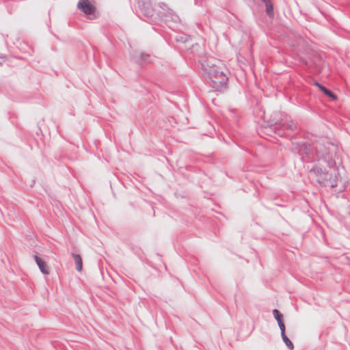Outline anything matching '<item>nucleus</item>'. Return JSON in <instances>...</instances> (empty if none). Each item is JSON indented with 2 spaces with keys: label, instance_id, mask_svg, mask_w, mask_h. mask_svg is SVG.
<instances>
[{
  "label": "nucleus",
  "instance_id": "obj_1",
  "mask_svg": "<svg viewBox=\"0 0 350 350\" xmlns=\"http://www.w3.org/2000/svg\"><path fill=\"white\" fill-rule=\"evenodd\" d=\"M204 77L215 91L222 92L228 87L227 69L223 63L211 56H202L199 60Z\"/></svg>",
  "mask_w": 350,
  "mask_h": 350
},
{
  "label": "nucleus",
  "instance_id": "obj_10",
  "mask_svg": "<svg viewBox=\"0 0 350 350\" xmlns=\"http://www.w3.org/2000/svg\"><path fill=\"white\" fill-rule=\"evenodd\" d=\"M266 6V13L270 18H273L274 16L273 5L271 0L263 1Z\"/></svg>",
  "mask_w": 350,
  "mask_h": 350
},
{
  "label": "nucleus",
  "instance_id": "obj_12",
  "mask_svg": "<svg viewBox=\"0 0 350 350\" xmlns=\"http://www.w3.org/2000/svg\"><path fill=\"white\" fill-rule=\"evenodd\" d=\"M282 340L285 343V345L288 347V348L291 350L294 349V345L291 340L286 336L285 334L281 335Z\"/></svg>",
  "mask_w": 350,
  "mask_h": 350
},
{
  "label": "nucleus",
  "instance_id": "obj_9",
  "mask_svg": "<svg viewBox=\"0 0 350 350\" xmlns=\"http://www.w3.org/2000/svg\"><path fill=\"white\" fill-rule=\"evenodd\" d=\"M72 256L73 257L74 261L76 264V269L78 271H81L83 269V262L82 258L79 254L72 253Z\"/></svg>",
  "mask_w": 350,
  "mask_h": 350
},
{
  "label": "nucleus",
  "instance_id": "obj_8",
  "mask_svg": "<svg viewBox=\"0 0 350 350\" xmlns=\"http://www.w3.org/2000/svg\"><path fill=\"white\" fill-rule=\"evenodd\" d=\"M314 84L327 96L332 98L334 100H336L337 98V96L335 94H334L330 90H327L323 85L319 84L318 82H315Z\"/></svg>",
  "mask_w": 350,
  "mask_h": 350
},
{
  "label": "nucleus",
  "instance_id": "obj_5",
  "mask_svg": "<svg viewBox=\"0 0 350 350\" xmlns=\"http://www.w3.org/2000/svg\"><path fill=\"white\" fill-rule=\"evenodd\" d=\"M132 61L142 66L146 65L150 62V56L148 53H141L138 55H134Z\"/></svg>",
  "mask_w": 350,
  "mask_h": 350
},
{
  "label": "nucleus",
  "instance_id": "obj_15",
  "mask_svg": "<svg viewBox=\"0 0 350 350\" xmlns=\"http://www.w3.org/2000/svg\"><path fill=\"white\" fill-rule=\"evenodd\" d=\"M277 133H278L279 135H282V133L280 131H278L277 132Z\"/></svg>",
  "mask_w": 350,
  "mask_h": 350
},
{
  "label": "nucleus",
  "instance_id": "obj_14",
  "mask_svg": "<svg viewBox=\"0 0 350 350\" xmlns=\"http://www.w3.org/2000/svg\"><path fill=\"white\" fill-rule=\"evenodd\" d=\"M278 326L281 331V335L283 334H285V325H284V323H283V321L278 323Z\"/></svg>",
  "mask_w": 350,
  "mask_h": 350
},
{
  "label": "nucleus",
  "instance_id": "obj_6",
  "mask_svg": "<svg viewBox=\"0 0 350 350\" xmlns=\"http://www.w3.org/2000/svg\"><path fill=\"white\" fill-rule=\"evenodd\" d=\"M33 258L40 269V271L44 275L49 274V267L46 263L36 255L33 256Z\"/></svg>",
  "mask_w": 350,
  "mask_h": 350
},
{
  "label": "nucleus",
  "instance_id": "obj_4",
  "mask_svg": "<svg viewBox=\"0 0 350 350\" xmlns=\"http://www.w3.org/2000/svg\"><path fill=\"white\" fill-rule=\"evenodd\" d=\"M77 8L87 15L92 14L94 12V7L88 0H80L77 4Z\"/></svg>",
  "mask_w": 350,
  "mask_h": 350
},
{
  "label": "nucleus",
  "instance_id": "obj_13",
  "mask_svg": "<svg viewBox=\"0 0 350 350\" xmlns=\"http://www.w3.org/2000/svg\"><path fill=\"white\" fill-rule=\"evenodd\" d=\"M273 314L274 316L275 319L277 321L278 324L280 323V322H282V314H280L278 310L274 309L273 310Z\"/></svg>",
  "mask_w": 350,
  "mask_h": 350
},
{
  "label": "nucleus",
  "instance_id": "obj_3",
  "mask_svg": "<svg viewBox=\"0 0 350 350\" xmlns=\"http://www.w3.org/2000/svg\"><path fill=\"white\" fill-rule=\"evenodd\" d=\"M137 4L139 8L146 17L149 18L153 15L154 10L150 0H137Z\"/></svg>",
  "mask_w": 350,
  "mask_h": 350
},
{
  "label": "nucleus",
  "instance_id": "obj_2",
  "mask_svg": "<svg viewBox=\"0 0 350 350\" xmlns=\"http://www.w3.org/2000/svg\"><path fill=\"white\" fill-rule=\"evenodd\" d=\"M328 165L329 167L328 172H325L319 167H314L313 172L317 177V181L320 184L324 186L335 187L337 186L338 172L334 161L329 162Z\"/></svg>",
  "mask_w": 350,
  "mask_h": 350
},
{
  "label": "nucleus",
  "instance_id": "obj_7",
  "mask_svg": "<svg viewBox=\"0 0 350 350\" xmlns=\"http://www.w3.org/2000/svg\"><path fill=\"white\" fill-rule=\"evenodd\" d=\"M163 18L166 23H170L171 21L178 23L180 21L178 16L172 10L166 12L163 16Z\"/></svg>",
  "mask_w": 350,
  "mask_h": 350
},
{
  "label": "nucleus",
  "instance_id": "obj_11",
  "mask_svg": "<svg viewBox=\"0 0 350 350\" xmlns=\"http://www.w3.org/2000/svg\"><path fill=\"white\" fill-rule=\"evenodd\" d=\"M283 126L290 131H295L297 129L298 127L297 123L293 120H290L286 123H284Z\"/></svg>",
  "mask_w": 350,
  "mask_h": 350
}]
</instances>
